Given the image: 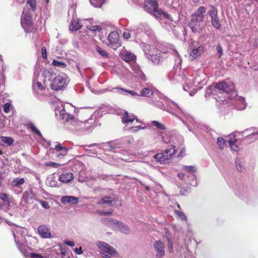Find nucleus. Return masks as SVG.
<instances>
[{"label": "nucleus", "instance_id": "1", "mask_svg": "<svg viewBox=\"0 0 258 258\" xmlns=\"http://www.w3.org/2000/svg\"><path fill=\"white\" fill-rule=\"evenodd\" d=\"M154 98L155 99H153L152 101L153 105L175 115L187 127L190 132H192L191 127L188 124L189 123L194 125L195 123L194 118L192 116L176 103L170 100L159 92Z\"/></svg>", "mask_w": 258, "mask_h": 258}, {"label": "nucleus", "instance_id": "2", "mask_svg": "<svg viewBox=\"0 0 258 258\" xmlns=\"http://www.w3.org/2000/svg\"><path fill=\"white\" fill-rule=\"evenodd\" d=\"M233 89L234 87L232 83L222 81L216 84L214 87H209L206 90L205 96L210 95V94L213 96L218 94L219 96L218 97L214 96L213 98L218 101L222 102L224 100L221 99L222 97L228 98L231 100L235 98L233 103L235 108L239 110L245 109L246 104L244 98L241 96H237L236 92Z\"/></svg>", "mask_w": 258, "mask_h": 258}, {"label": "nucleus", "instance_id": "3", "mask_svg": "<svg viewBox=\"0 0 258 258\" xmlns=\"http://www.w3.org/2000/svg\"><path fill=\"white\" fill-rule=\"evenodd\" d=\"M139 43L140 47L143 50L145 55L153 63L158 64L167 57V54L171 53L175 56V62L177 66H180L182 60L177 51L172 45H169L166 49L159 50L156 48L151 47L149 44L141 42L139 40H136Z\"/></svg>", "mask_w": 258, "mask_h": 258}, {"label": "nucleus", "instance_id": "4", "mask_svg": "<svg viewBox=\"0 0 258 258\" xmlns=\"http://www.w3.org/2000/svg\"><path fill=\"white\" fill-rule=\"evenodd\" d=\"M58 113L59 118L66 123L70 130L82 133L85 132H92L95 127V119L92 117L84 121H80L75 118L73 115L67 112L63 107L60 110L55 109V115L57 116Z\"/></svg>", "mask_w": 258, "mask_h": 258}, {"label": "nucleus", "instance_id": "5", "mask_svg": "<svg viewBox=\"0 0 258 258\" xmlns=\"http://www.w3.org/2000/svg\"><path fill=\"white\" fill-rule=\"evenodd\" d=\"M53 75V77L50 80L51 83L49 84L50 88L55 91L64 89L69 83L68 76L62 73H59L56 76L54 73Z\"/></svg>", "mask_w": 258, "mask_h": 258}, {"label": "nucleus", "instance_id": "6", "mask_svg": "<svg viewBox=\"0 0 258 258\" xmlns=\"http://www.w3.org/2000/svg\"><path fill=\"white\" fill-rule=\"evenodd\" d=\"M175 146L171 145L162 153H157L153 156V161H155L160 164H165L172 158L175 153Z\"/></svg>", "mask_w": 258, "mask_h": 258}, {"label": "nucleus", "instance_id": "7", "mask_svg": "<svg viewBox=\"0 0 258 258\" xmlns=\"http://www.w3.org/2000/svg\"><path fill=\"white\" fill-rule=\"evenodd\" d=\"M33 13L30 12L29 8L25 7L21 16V24L25 31L30 32L32 30Z\"/></svg>", "mask_w": 258, "mask_h": 258}, {"label": "nucleus", "instance_id": "8", "mask_svg": "<svg viewBox=\"0 0 258 258\" xmlns=\"http://www.w3.org/2000/svg\"><path fill=\"white\" fill-rule=\"evenodd\" d=\"M102 222L104 224L112 226L114 229L119 230L124 234H128L130 232V227L122 222H120L112 218L102 219Z\"/></svg>", "mask_w": 258, "mask_h": 258}, {"label": "nucleus", "instance_id": "9", "mask_svg": "<svg viewBox=\"0 0 258 258\" xmlns=\"http://www.w3.org/2000/svg\"><path fill=\"white\" fill-rule=\"evenodd\" d=\"M53 72L51 70H45L43 73V83L37 81L36 83H33V88L38 90H44L49 85L48 83L53 77Z\"/></svg>", "mask_w": 258, "mask_h": 258}, {"label": "nucleus", "instance_id": "10", "mask_svg": "<svg viewBox=\"0 0 258 258\" xmlns=\"http://www.w3.org/2000/svg\"><path fill=\"white\" fill-rule=\"evenodd\" d=\"M96 244L101 250L102 256L105 258L110 257L116 253L113 247L105 242L97 241Z\"/></svg>", "mask_w": 258, "mask_h": 258}, {"label": "nucleus", "instance_id": "11", "mask_svg": "<svg viewBox=\"0 0 258 258\" xmlns=\"http://www.w3.org/2000/svg\"><path fill=\"white\" fill-rule=\"evenodd\" d=\"M206 78V75L203 71L200 70L196 71L192 77V85L191 87L197 86L199 89H201L202 85L206 84L207 82ZM190 87H191V86H190Z\"/></svg>", "mask_w": 258, "mask_h": 258}, {"label": "nucleus", "instance_id": "12", "mask_svg": "<svg viewBox=\"0 0 258 258\" xmlns=\"http://www.w3.org/2000/svg\"><path fill=\"white\" fill-rule=\"evenodd\" d=\"M158 8V5L157 0H146L144 2V10L149 13L153 14L157 18L160 15Z\"/></svg>", "mask_w": 258, "mask_h": 258}, {"label": "nucleus", "instance_id": "13", "mask_svg": "<svg viewBox=\"0 0 258 258\" xmlns=\"http://www.w3.org/2000/svg\"><path fill=\"white\" fill-rule=\"evenodd\" d=\"M142 86L143 88L140 91V96L150 97L151 96H153L154 97H155L156 95L158 94V92L155 91L151 83H145Z\"/></svg>", "mask_w": 258, "mask_h": 258}, {"label": "nucleus", "instance_id": "14", "mask_svg": "<svg viewBox=\"0 0 258 258\" xmlns=\"http://www.w3.org/2000/svg\"><path fill=\"white\" fill-rule=\"evenodd\" d=\"M239 133L244 136V140H247L250 142L258 139V128L250 127Z\"/></svg>", "mask_w": 258, "mask_h": 258}, {"label": "nucleus", "instance_id": "15", "mask_svg": "<svg viewBox=\"0 0 258 258\" xmlns=\"http://www.w3.org/2000/svg\"><path fill=\"white\" fill-rule=\"evenodd\" d=\"M86 146L88 147L96 146L98 149H101V148H108V150L114 152H117L116 149L121 147L120 144L116 141L103 143L101 145L92 144L89 145H86Z\"/></svg>", "mask_w": 258, "mask_h": 258}, {"label": "nucleus", "instance_id": "16", "mask_svg": "<svg viewBox=\"0 0 258 258\" xmlns=\"http://www.w3.org/2000/svg\"><path fill=\"white\" fill-rule=\"evenodd\" d=\"M25 229L20 227H16L13 230V234L16 243L18 247L22 251V250L20 242L23 240V237L25 234Z\"/></svg>", "mask_w": 258, "mask_h": 258}, {"label": "nucleus", "instance_id": "17", "mask_svg": "<svg viewBox=\"0 0 258 258\" xmlns=\"http://www.w3.org/2000/svg\"><path fill=\"white\" fill-rule=\"evenodd\" d=\"M108 43H107V45L113 49H115L120 46L119 35L116 31L111 32L108 35Z\"/></svg>", "mask_w": 258, "mask_h": 258}, {"label": "nucleus", "instance_id": "18", "mask_svg": "<svg viewBox=\"0 0 258 258\" xmlns=\"http://www.w3.org/2000/svg\"><path fill=\"white\" fill-rule=\"evenodd\" d=\"M184 72L179 70L178 71L171 72L169 75V79L172 84L180 83L182 84L184 80H186Z\"/></svg>", "mask_w": 258, "mask_h": 258}, {"label": "nucleus", "instance_id": "19", "mask_svg": "<svg viewBox=\"0 0 258 258\" xmlns=\"http://www.w3.org/2000/svg\"><path fill=\"white\" fill-rule=\"evenodd\" d=\"M208 14L211 17L213 27L216 29H219L221 27V23L218 17L217 9L212 6L210 10L208 11Z\"/></svg>", "mask_w": 258, "mask_h": 258}, {"label": "nucleus", "instance_id": "20", "mask_svg": "<svg viewBox=\"0 0 258 258\" xmlns=\"http://www.w3.org/2000/svg\"><path fill=\"white\" fill-rule=\"evenodd\" d=\"M206 12V9L204 6L200 7L194 14L191 15L192 20L199 22L204 23L205 14Z\"/></svg>", "mask_w": 258, "mask_h": 258}, {"label": "nucleus", "instance_id": "21", "mask_svg": "<svg viewBox=\"0 0 258 258\" xmlns=\"http://www.w3.org/2000/svg\"><path fill=\"white\" fill-rule=\"evenodd\" d=\"M185 79L186 80H184L182 83L183 89L184 91H187L190 95L191 96L193 94H195L198 91L199 88L197 86H194L193 87L191 86V87H190V86L192 85V82H191V80L192 81V77H190V78H188L186 76Z\"/></svg>", "mask_w": 258, "mask_h": 258}, {"label": "nucleus", "instance_id": "22", "mask_svg": "<svg viewBox=\"0 0 258 258\" xmlns=\"http://www.w3.org/2000/svg\"><path fill=\"white\" fill-rule=\"evenodd\" d=\"M156 258H161L165 255V245L161 240H156L153 243Z\"/></svg>", "mask_w": 258, "mask_h": 258}, {"label": "nucleus", "instance_id": "23", "mask_svg": "<svg viewBox=\"0 0 258 258\" xmlns=\"http://www.w3.org/2000/svg\"><path fill=\"white\" fill-rule=\"evenodd\" d=\"M188 26L193 33H200L203 29L205 28L206 25L205 23L199 22L190 20L188 24Z\"/></svg>", "mask_w": 258, "mask_h": 258}, {"label": "nucleus", "instance_id": "24", "mask_svg": "<svg viewBox=\"0 0 258 258\" xmlns=\"http://www.w3.org/2000/svg\"><path fill=\"white\" fill-rule=\"evenodd\" d=\"M189 50V58L190 60H194L200 56L204 51V47L203 46L198 47H190Z\"/></svg>", "mask_w": 258, "mask_h": 258}, {"label": "nucleus", "instance_id": "25", "mask_svg": "<svg viewBox=\"0 0 258 258\" xmlns=\"http://www.w3.org/2000/svg\"><path fill=\"white\" fill-rule=\"evenodd\" d=\"M182 169L189 173V175H187V176L190 178L191 179V182L190 183V184L194 186H197L196 178L195 175L194 174L196 171V167L193 166H184Z\"/></svg>", "mask_w": 258, "mask_h": 258}, {"label": "nucleus", "instance_id": "26", "mask_svg": "<svg viewBox=\"0 0 258 258\" xmlns=\"http://www.w3.org/2000/svg\"><path fill=\"white\" fill-rule=\"evenodd\" d=\"M133 76L137 78L140 82H145L147 80L145 75L141 68L137 66L133 67Z\"/></svg>", "mask_w": 258, "mask_h": 258}, {"label": "nucleus", "instance_id": "27", "mask_svg": "<svg viewBox=\"0 0 258 258\" xmlns=\"http://www.w3.org/2000/svg\"><path fill=\"white\" fill-rule=\"evenodd\" d=\"M54 149L56 151L55 156L58 158H62L66 156L69 150L68 148L62 146L61 145L59 144H57L55 145Z\"/></svg>", "mask_w": 258, "mask_h": 258}, {"label": "nucleus", "instance_id": "28", "mask_svg": "<svg viewBox=\"0 0 258 258\" xmlns=\"http://www.w3.org/2000/svg\"><path fill=\"white\" fill-rule=\"evenodd\" d=\"M37 231L39 235L43 238H48L51 237L50 229L45 225H42L37 228Z\"/></svg>", "mask_w": 258, "mask_h": 258}, {"label": "nucleus", "instance_id": "29", "mask_svg": "<svg viewBox=\"0 0 258 258\" xmlns=\"http://www.w3.org/2000/svg\"><path fill=\"white\" fill-rule=\"evenodd\" d=\"M10 201L8 196L5 194H0V208L6 212L9 209Z\"/></svg>", "mask_w": 258, "mask_h": 258}, {"label": "nucleus", "instance_id": "30", "mask_svg": "<svg viewBox=\"0 0 258 258\" xmlns=\"http://www.w3.org/2000/svg\"><path fill=\"white\" fill-rule=\"evenodd\" d=\"M136 120L138 122H141L137 118H136L135 115L132 113H128L127 111H125L122 117V123L128 124L130 123L133 122L135 120Z\"/></svg>", "mask_w": 258, "mask_h": 258}, {"label": "nucleus", "instance_id": "31", "mask_svg": "<svg viewBox=\"0 0 258 258\" xmlns=\"http://www.w3.org/2000/svg\"><path fill=\"white\" fill-rule=\"evenodd\" d=\"M113 92H116L120 95H126L128 94H131L133 96H140L139 94L134 92L133 91L128 90L122 88L116 87L113 88L112 90H110Z\"/></svg>", "mask_w": 258, "mask_h": 258}, {"label": "nucleus", "instance_id": "32", "mask_svg": "<svg viewBox=\"0 0 258 258\" xmlns=\"http://www.w3.org/2000/svg\"><path fill=\"white\" fill-rule=\"evenodd\" d=\"M120 56L125 61H130L136 59L135 54L125 49L121 50L120 53Z\"/></svg>", "mask_w": 258, "mask_h": 258}, {"label": "nucleus", "instance_id": "33", "mask_svg": "<svg viewBox=\"0 0 258 258\" xmlns=\"http://www.w3.org/2000/svg\"><path fill=\"white\" fill-rule=\"evenodd\" d=\"M61 202L63 204H73L76 205L79 202V199L74 196H63L61 198Z\"/></svg>", "mask_w": 258, "mask_h": 258}, {"label": "nucleus", "instance_id": "34", "mask_svg": "<svg viewBox=\"0 0 258 258\" xmlns=\"http://www.w3.org/2000/svg\"><path fill=\"white\" fill-rule=\"evenodd\" d=\"M34 198V195L31 190L25 191L22 197V200L26 204H30L33 202Z\"/></svg>", "mask_w": 258, "mask_h": 258}, {"label": "nucleus", "instance_id": "35", "mask_svg": "<svg viewBox=\"0 0 258 258\" xmlns=\"http://www.w3.org/2000/svg\"><path fill=\"white\" fill-rule=\"evenodd\" d=\"M82 26V25L79 20L73 18L70 25V30L71 31H76L80 29Z\"/></svg>", "mask_w": 258, "mask_h": 258}, {"label": "nucleus", "instance_id": "36", "mask_svg": "<svg viewBox=\"0 0 258 258\" xmlns=\"http://www.w3.org/2000/svg\"><path fill=\"white\" fill-rule=\"evenodd\" d=\"M26 127L27 130H31V132L37 135H38L39 137H40L41 138L44 139L42 135L40 133V132L37 128L35 125L32 122H29L26 124Z\"/></svg>", "mask_w": 258, "mask_h": 258}, {"label": "nucleus", "instance_id": "37", "mask_svg": "<svg viewBox=\"0 0 258 258\" xmlns=\"http://www.w3.org/2000/svg\"><path fill=\"white\" fill-rule=\"evenodd\" d=\"M74 179L73 175L71 172H68L61 174L59 177L60 181L63 183H68L70 182Z\"/></svg>", "mask_w": 258, "mask_h": 258}, {"label": "nucleus", "instance_id": "38", "mask_svg": "<svg viewBox=\"0 0 258 258\" xmlns=\"http://www.w3.org/2000/svg\"><path fill=\"white\" fill-rule=\"evenodd\" d=\"M142 32V30L139 28H136L133 29L132 31L126 30L123 33V37L124 39H127L131 37V33H139Z\"/></svg>", "mask_w": 258, "mask_h": 258}, {"label": "nucleus", "instance_id": "39", "mask_svg": "<svg viewBox=\"0 0 258 258\" xmlns=\"http://www.w3.org/2000/svg\"><path fill=\"white\" fill-rule=\"evenodd\" d=\"M25 182V179L24 178H16L13 179L12 181V185L13 186L18 187L22 185Z\"/></svg>", "mask_w": 258, "mask_h": 258}, {"label": "nucleus", "instance_id": "40", "mask_svg": "<svg viewBox=\"0 0 258 258\" xmlns=\"http://www.w3.org/2000/svg\"><path fill=\"white\" fill-rule=\"evenodd\" d=\"M112 198H111V197H105L104 198H102L100 201H99L98 202V204L99 205H110L112 202L113 201L112 200Z\"/></svg>", "mask_w": 258, "mask_h": 258}, {"label": "nucleus", "instance_id": "41", "mask_svg": "<svg viewBox=\"0 0 258 258\" xmlns=\"http://www.w3.org/2000/svg\"><path fill=\"white\" fill-rule=\"evenodd\" d=\"M27 6H26L25 7L29 8V7H30L31 8V9H30V11L31 12L33 13V12H34L36 9V0H29L27 3Z\"/></svg>", "mask_w": 258, "mask_h": 258}, {"label": "nucleus", "instance_id": "42", "mask_svg": "<svg viewBox=\"0 0 258 258\" xmlns=\"http://www.w3.org/2000/svg\"><path fill=\"white\" fill-rule=\"evenodd\" d=\"M96 51L102 57L107 58L108 57V53L105 50L101 48L99 46H96L95 47Z\"/></svg>", "mask_w": 258, "mask_h": 258}, {"label": "nucleus", "instance_id": "43", "mask_svg": "<svg viewBox=\"0 0 258 258\" xmlns=\"http://www.w3.org/2000/svg\"><path fill=\"white\" fill-rule=\"evenodd\" d=\"M52 64L54 66L59 67L60 68H64L67 67V64L61 60L54 59L52 62Z\"/></svg>", "mask_w": 258, "mask_h": 258}, {"label": "nucleus", "instance_id": "44", "mask_svg": "<svg viewBox=\"0 0 258 258\" xmlns=\"http://www.w3.org/2000/svg\"><path fill=\"white\" fill-rule=\"evenodd\" d=\"M90 4L94 7H101L104 2V0H90Z\"/></svg>", "mask_w": 258, "mask_h": 258}, {"label": "nucleus", "instance_id": "45", "mask_svg": "<svg viewBox=\"0 0 258 258\" xmlns=\"http://www.w3.org/2000/svg\"><path fill=\"white\" fill-rule=\"evenodd\" d=\"M162 142L165 144H168L171 141V138L169 134L167 133H161L160 134Z\"/></svg>", "mask_w": 258, "mask_h": 258}, {"label": "nucleus", "instance_id": "46", "mask_svg": "<svg viewBox=\"0 0 258 258\" xmlns=\"http://www.w3.org/2000/svg\"><path fill=\"white\" fill-rule=\"evenodd\" d=\"M217 144L219 148L222 150L225 147V140L222 138L219 137L217 139Z\"/></svg>", "mask_w": 258, "mask_h": 258}, {"label": "nucleus", "instance_id": "47", "mask_svg": "<svg viewBox=\"0 0 258 258\" xmlns=\"http://www.w3.org/2000/svg\"><path fill=\"white\" fill-rule=\"evenodd\" d=\"M2 141L8 145H11L14 141L12 138L9 137H2Z\"/></svg>", "mask_w": 258, "mask_h": 258}, {"label": "nucleus", "instance_id": "48", "mask_svg": "<svg viewBox=\"0 0 258 258\" xmlns=\"http://www.w3.org/2000/svg\"><path fill=\"white\" fill-rule=\"evenodd\" d=\"M152 124L157 128L161 130H165L166 128L165 126L163 123L158 121H153Z\"/></svg>", "mask_w": 258, "mask_h": 258}, {"label": "nucleus", "instance_id": "49", "mask_svg": "<svg viewBox=\"0 0 258 258\" xmlns=\"http://www.w3.org/2000/svg\"><path fill=\"white\" fill-rule=\"evenodd\" d=\"M145 128H146L145 126H141L138 125V126H132V127H129L128 128V130L131 133H136L140 130H144Z\"/></svg>", "mask_w": 258, "mask_h": 258}, {"label": "nucleus", "instance_id": "50", "mask_svg": "<svg viewBox=\"0 0 258 258\" xmlns=\"http://www.w3.org/2000/svg\"><path fill=\"white\" fill-rule=\"evenodd\" d=\"M175 214L182 220L186 221L187 220V217L184 213L179 210H175L174 211Z\"/></svg>", "mask_w": 258, "mask_h": 258}, {"label": "nucleus", "instance_id": "51", "mask_svg": "<svg viewBox=\"0 0 258 258\" xmlns=\"http://www.w3.org/2000/svg\"><path fill=\"white\" fill-rule=\"evenodd\" d=\"M235 141L236 140H235L234 141L229 140V144L232 150L234 151H237L238 150V147L235 144Z\"/></svg>", "mask_w": 258, "mask_h": 258}, {"label": "nucleus", "instance_id": "52", "mask_svg": "<svg viewBox=\"0 0 258 258\" xmlns=\"http://www.w3.org/2000/svg\"><path fill=\"white\" fill-rule=\"evenodd\" d=\"M30 257L31 258H47L44 255L35 252H31L30 253Z\"/></svg>", "mask_w": 258, "mask_h": 258}, {"label": "nucleus", "instance_id": "53", "mask_svg": "<svg viewBox=\"0 0 258 258\" xmlns=\"http://www.w3.org/2000/svg\"><path fill=\"white\" fill-rule=\"evenodd\" d=\"M86 151L88 153V155L90 156H93V155H96L98 153V151L96 148L93 149H85Z\"/></svg>", "mask_w": 258, "mask_h": 258}, {"label": "nucleus", "instance_id": "54", "mask_svg": "<svg viewBox=\"0 0 258 258\" xmlns=\"http://www.w3.org/2000/svg\"><path fill=\"white\" fill-rule=\"evenodd\" d=\"M37 201L40 203L41 205L43 208L46 209H48L50 208L49 205V203L47 201H43L40 200H37Z\"/></svg>", "mask_w": 258, "mask_h": 258}, {"label": "nucleus", "instance_id": "55", "mask_svg": "<svg viewBox=\"0 0 258 258\" xmlns=\"http://www.w3.org/2000/svg\"><path fill=\"white\" fill-rule=\"evenodd\" d=\"M216 50L219 54V57H220L223 54V49L220 44L217 45Z\"/></svg>", "mask_w": 258, "mask_h": 258}, {"label": "nucleus", "instance_id": "56", "mask_svg": "<svg viewBox=\"0 0 258 258\" xmlns=\"http://www.w3.org/2000/svg\"><path fill=\"white\" fill-rule=\"evenodd\" d=\"M10 104L9 103H7L5 104L3 106V110L6 113H8L10 110Z\"/></svg>", "mask_w": 258, "mask_h": 258}, {"label": "nucleus", "instance_id": "57", "mask_svg": "<svg viewBox=\"0 0 258 258\" xmlns=\"http://www.w3.org/2000/svg\"><path fill=\"white\" fill-rule=\"evenodd\" d=\"M89 29L92 31L96 32V31H100L101 29V27L99 26L95 25V26H92L89 28Z\"/></svg>", "mask_w": 258, "mask_h": 258}, {"label": "nucleus", "instance_id": "58", "mask_svg": "<svg viewBox=\"0 0 258 258\" xmlns=\"http://www.w3.org/2000/svg\"><path fill=\"white\" fill-rule=\"evenodd\" d=\"M235 164H236V168L239 171H242V165L241 164L240 161L238 160H237L236 161H235Z\"/></svg>", "mask_w": 258, "mask_h": 258}, {"label": "nucleus", "instance_id": "59", "mask_svg": "<svg viewBox=\"0 0 258 258\" xmlns=\"http://www.w3.org/2000/svg\"><path fill=\"white\" fill-rule=\"evenodd\" d=\"M146 27V28H145V33L148 36H151L153 33L152 31L148 26H147Z\"/></svg>", "mask_w": 258, "mask_h": 258}, {"label": "nucleus", "instance_id": "60", "mask_svg": "<svg viewBox=\"0 0 258 258\" xmlns=\"http://www.w3.org/2000/svg\"><path fill=\"white\" fill-rule=\"evenodd\" d=\"M42 57L43 58H46L47 57V50L45 47H43L41 48Z\"/></svg>", "mask_w": 258, "mask_h": 258}, {"label": "nucleus", "instance_id": "61", "mask_svg": "<svg viewBox=\"0 0 258 258\" xmlns=\"http://www.w3.org/2000/svg\"><path fill=\"white\" fill-rule=\"evenodd\" d=\"M74 251L75 252V253L77 254H81L83 253V251L82 250L81 247H76L74 249Z\"/></svg>", "mask_w": 258, "mask_h": 258}, {"label": "nucleus", "instance_id": "62", "mask_svg": "<svg viewBox=\"0 0 258 258\" xmlns=\"http://www.w3.org/2000/svg\"><path fill=\"white\" fill-rule=\"evenodd\" d=\"M64 243L71 247H73L75 245L74 242L72 241L66 240L64 241Z\"/></svg>", "mask_w": 258, "mask_h": 258}, {"label": "nucleus", "instance_id": "63", "mask_svg": "<svg viewBox=\"0 0 258 258\" xmlns=\"http://www.w3.org/2000/svg\"><path fill=\"white\" fill-rule=\"evenodd\" d=\"M99 213L100 214V215H104V216H106V215H111L112 214V211H109V212H105V211H100L99 212Z\"/></svg>", "mask_w": 258, "mask_h": 258}, {"label": "nucleus", "instance_id": "64", "mask_svg": "<svg viewBox=\"0 0 258 258\" xmlns=\"http://www.w3.org/2000/svg\"><path fill=\"white\" fill-rule=\"evenodd\" d=\"M168 245L169 248V250L170 252H171L173 249V244L171 241L169 239H168Z\"/></svg>", "mask_w": 258, "mask_h": 258}]
</instances>
